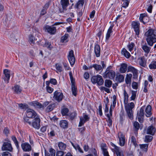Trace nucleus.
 Returning a JSON list of instances; mask_svg holds the SVG:
<instances>
[{"label":"nucleus","instance_id":"obj_1","mask_svg":"<svg viewBox=\"0 0 156 156\" xmlns=\"http://www.w3.org/2000/svg\"><path fill=\"white\" fill-rule=\"evenodd\" d=\"M147 36L146 41L148 44L152 46L156 42V30L150 29L145 33Z\"/></svg>","mask_w":156,"mask_h":156},{"label":"nucleus","instance_id":"obj_2","mask_svg":"<svg viewBox=\"0 0 156 156\" xmlns=\"http://www.w3.org/2000/svg\"><path fill=\"white\" fill-rule=\"evenodd\" d=\"M135 105L133 102L129 103L125 105V108L128 118L131 120L133 119L132 109L134 107Z\"/></svg>","mask_w":156,"mask_h":156},{"label":"nucleus","instance_id":"obj_3","mask_svg":"<svg viewBox=\"0 0 156 156\" xmlns=\"http://www.w3.org/2000/svg\"><path fill=\"white\" fill-rule=\"evenodd\" d=\"M111 68V66H110L106 68L105 71L103 75L104 78L111 80L114 79L115 76V73L113 70L110 69Z\"/></svg>","mask_w":156,"mask_h":156},{"label":"nucleus","instance_id":"obj_4","mask_svg":"<svg viewBox=\"0 0 156 156\" xmlns=\"http://www.w3.org/2000/svg\"><path fill=\"white\" fill-rule=\"evenodd\" d=\"M91 80L94 84L97 83L99 86L102 85L104 83L102 76L99 75L93 76L91 78Z\"/></svg>","mask_w":156,"mask_h":156},{"label":"nucleus","instance_id":"obj_5","mask_svg":"<svg viewBox=\"0 0 156 156\" xmlns=\"http://www.w3.org/2000/svg\"><path fill=\"white\" fill-rule=\"evenodd\" d=\"M40 122L41 120L39 116H37L33 119L30 126L36 129H39L40 127Z\"/></svg>","mask_w":156,"mask_h":156},{"label":"nucleus","instance_id":"obj_6","mask_svg":"<svg viewBox=\"0 0 156 156\" xmlns=\"http://www.w3.org/2000/svg\"><path fill=\"white\" fill-rule=\"evenodd\" d=\"M110 144L113 147L112 149V151L114 153H116L117 156H124L123 152L119 147L117 146L112 142Z\"/></svg>","mask_w":156,"mask_h":156},{"label":"nucleus","instance_id":"obj_7","mask_svg":"<svg viewBox=\"0 0 156 156\" xmlns=\"http://www.w3.org/2000/svg\"><path fill=\"white\" fill-rule=\"evenodd\" d=\"M10 70L7 69H5L3 70L2 79L7 83H9L10 78Z\"/></svg>","mask_w":156,"mask_h":156},{"label":"nucleus","instance_id":"obj_8","mask_svg":"<svg viewBox=\"0 0 156 156\" xmlns=\"http://www.w3.org/2000/svg\"><path fill=\"white\" fill-rule=\"evenodd\" d=\"M63 97V93L58 90H56L54 93L53 98L58 102L62 101Z\"/></svg>","mask_w":156,"mask_h":156},{"label":"nucleus","instance_id":"obj_9","mask_svg":"<svg viewBox=\"0 0 156 156\" xmlns=\"http://www.w3.org/2000/svg\"><path fill=\"white\" fill-rule=\"evenodd\" d=\"M44 29L45 31L51 34H55L56 31V29L53 25L51 26L46 25L44 27Z\"/></svg>","mask_w":156,"mask_h":156},{"label":"nucleus","instance_id":"obj_10","mask_svg":"<svg viewBox=\"0 0 156 156\" xmlns=\"http://www.w3.org/2000/svg\"><path fill=\"white\" fill-rule=\"evenodd\" d=\"M101 66L100 65L96 64H93V67L94 70L97 72H99L101 70H102L103 69L106 67V64L104 61H101Z\"/></svg>","mask_w":156,"mask_h":156},{"label":"nucleus","instance_id":"obj_11","mask_svg":"<svg viewBox=\"0 0 156 156\" xmlns=\"http://www.w3.org/2000/svg\"><path fill=\"white\" fill-rule=\"evenodd\" d=\"M132 27L134 29L137 37H139L140 34V23L138 22H133L132 23Z\"/></svg>","mask_w":156,"mask_h":156},{"label":"nucleus","instance_id":"obj_12","mask_svg":"<svg viewBox=\"0 0 156 156\" xmlns=\"http://www.w3.org/2000/svg\"><path fill=\"white\" fill-rule=\"evenodd\" d=\"M145 106H142L140 109V111L137 113L138 119L140 122H142L144 116V110Z\"/></svg>","mask_w":156,"mask_h":156},{"label":"nucleus","instance_id":"obj_13","mask_svg":"<svg viewBox=\"0 0 156 156\" xmlns=\"http://www.w3.org/2000/svg\"><path fill=\"white\" fill-rule=\"evenodd\" d=\"M26 116L31 118H34L38 116L35 112L33 110L29 109L26 111Z\"/></svg>","mask_w":156,"mask_h":156},{"label":"nucleus","instance_id":"obj_14","mask_svg":"<svg viewBox=\"0 0 156 156\" xmlns=\"http://www.w3.org/2000/svg\"><path fill=\"white\" fill-rule=\"evenodd\" d=\"M68 58L70 65H73L75 62V59L74 55V52L73 50L69 51Z\"/></svg>","mask_w":156,"mask_h":156},{"label":"nucleus","instance_id":"obj_15","mask_svg":"<svg viewBox=\"0 0 156 156\" xmlns=\"http://www.w3.org/2000/svg\"><path fill=\"white\" fill-rule=\"evenodd\" d=\"M2 151H12V148L10 143L7 142H4L2 147Z\"/></svg>","mask_w":156,"mask_h":156},{"label":"nucleus","instance_id":"obj_16","mask_svg":"<svg viewBox=\"0 0 156 156\" xmlns=\"http://www.w3.org/2000/svg\"><path fill=\"white\" fill-rule=\"evenodd\" d=\"M139 20L140 22L143 23L144 24H145L148 22L149 18L147 14L143 13L140 14Z\"/></svg>","mask_w":156,"mask_h":156},{"label":"nucleus","instance_id":"obj_17","mask_svg":"<svg viewBox=\"0 0 156 156\" xmlns=\"http://www.w3.org/2000/svg\"><path fill=\"white\" fill-rule=\"evenodd\" d=\"M21 146L22 149L24 151H29L31 150V146L27 143H22Z\"/></svg>","mask_w":156,"mask_h":156},{"label":"nucleus","instance_id":"obj_18","mask_svg":"<svg viewBox=\"0 0 156 156\" xmlns=\"http://www.w3.org/2000/svg\"><path fill=\"white\" fill-rule=\"evenodd\" d=\"M55 151L52 148H49L48 151L45 150V156H55Z\"/></svg>","mask_w":156,"mask_h":156},{"label":"nucleus","instance_id":"obj_19","mask_svg":"<svg viewBox=\"0 0 156 156\" xmlns=\"http://www.w3.org/2000/svg\"><path fill=\"white\" fill-rule=\"evenodd\" d=\"M100 51L101 49L100 46L98 44H95L94 47V52L96 57H98L100 56Z\"/></svg>","mask_w":156,"mask_h":156},{"label":"nucleus","instance_id":"obj_20","mask_svg":"<svg viewBox=\"0 0 156 156\" xmlns=\"http://www.w3.org/2000/svg\"><path fill=\"white\" fill-rule=\"evenodd\" d=\"M139 64L143 67H146L147 66V60L144 57L142 56L139 58Z\"/></svg>","mask_w":156,"mask_h":156},{"label":"nucleus","instance_id":"obj_21","mask_svg":"<svg viewBox=\"0 0 156 156\" xmlns=\"http://www.w3.org/2000/svg\"><path fill=\"white\" fill-rule=\"evenodd\" d=\"M60 4L63 9L66 10L67 7L69 5V0H61Z\"/></svg>","mask_w":156,"mask_h":156},{"label":"nucleus","instance_id":"obj_22","mask_svg":"<svg viewBox=\"0 0 156 156\" xmlns=\"http://www.w3.org/2000/svg\"><path fill=\"white\" fill-rule=\"evenodd\" d=\"M59 125L61 128L63 129H66L68 127V122L66 120H61L59 122Z\"/></svg>","mask_w":156,"mask_h":156},{"label":"nucleus","instance_id":"obj_23","mask_svg":"<svg viewBox=\"0 0 156 156\" xmlns=\"http://www.w3.org/2000/svg\"><path fill=\"white\" fill-rule=\"evenodd\" d=\"M124 76L123 75L117 73L116 75L115 80L119 83H121L124 80Z\"/></svg>","mask_w":156,"mask_h":156},{"label":"nucleus","instance_id":"obj_24","mask_svg":"<svg viewBox=\"0 0 156 156\" xmlns=\"http://www.w3.org/2000/svg\"><path fill=\"white\" fill-rule=\"evenodd\" d=\"M119 144L121 146H123L124 145L125 143V140L124 136L121 134L119 136Z\"/></svg>","mask_w":156,"mask_h":156},{"label":"nucleus","instance_id":"obj_25","mask_svg":"<svg viewBox=\"0 0 156 156\" xmlns=\"http://www.w3.org/2000/svg\"><path fill=\"white\" fill-rule=\"evenodd\" d=\"M155 132V129L153 126H149L147 131V133L151 135H154Z\"/></svg>","mask_w":156,"mask_h":156},{"label":"nucleus","instance_id":"obj_26","mask_svg":"<svg viewBox=\"0 0 156 156\" xmlns=\"http://www.w3.org/2000/svg\"><path fill=\"white\" fill-rule=\"evenodd\" d=\"M151 107L150 105H148L145 108V111L146 112V116L147 117H150L152 114L151 112Z\"/></svg>","mask_w":156,"mask_h":156},{"label":"nucleus","instance_id":"obj_27","mask_svg":"<svg viewBox=\"0 0 156 156\" xmlns=\"http://www.w3.org/2000/svg\"><path fill=\"white\" fill-rule=\"evenodd\" d=\"M30 105L36 108H42V105L37 101L31 102H30Z\"/></svg>","mask_w":156,"mask_h":156},{"label":"nucleus","instance_id":"obj_28","mask_svg":"<svg viewBox=\"0 0 156 156\" xmlns=\"http://www.w3.org/2000/svg\"><path fill=\"white\" fill-rule=\"evenodd\" d=\"M127 65L126 63H122L120 66L119 71L121 73H125L127 70Z\"/></svg>","mask_w":156,"mask_h":156},{"label":"nucleus","instance_id":"obj_29","mask_svg":"<svg viewBox=\"0 0 156 156\" xmlns=\"http://www.w3.org/2000/svg\"><path fill=\"white\" fill-rule=\"evenodd\" d=\"M113 27V26L111 25L108 28L106 35V41H108L109 40L110 37V34L113 32L112 29Z\"/></svg>","mask_w":156,"mask_h":156},{"label":"nucleus","instance_id":"obj_30","mask_svg":"<svg viewBox=\"0 0 156 156\" xmlns=\"http://www.w3.org/2000/svg\"><path fill=\"white\" fill-rule=\"evenodd\" d=\"M71 90L73 94L75 96H76L77 93V90L76 87L75 82L71 83Z\"/></svg>","mask_w":156,"mask_h":156},{"label":"nucleus","instance_id":"obj_31","mask_svg":"<svg viewBox=\"0 0 156 156\" xmlns=\"http://www.w3.org/2000/svg\"><path fill=\"white\" fill-rule=\"evenodd\" d=\"M132 75L131 74H127L125 78L126 83L127 84H130L131 82V79Z\"/></svg>","mask_w":156,"mask_h":156},{"label":"nucleus","instance_id":"obj_32","mask_svg":"<svg viewBox=\"0 0 156 156\" xmlns=\"http://www.w3.org/2000/svg\"><path fill=\"white\" fill-rule=\"evenodd\" d=\"M142 48L144 52L147 54L149 53L151 49V48L148 46L146 43L142 45Z\"/></svg>","mask_w":156,"mask_h":156},{"label":"nucleus","instance_id":"obj_33","mask_svg":"<svg viewBox=\"0 0 156 156\" xmlns=\"http://www.w3.org/2000/svg\"><path fill=\"white\" fill-rule=\"evenodd\" d=\"M122 54L124 55L127 58H129L131 56L129 53L125 48H123L121 51Z\"/></svg>","mask_w":156,"mask_h":156},{"label":"nucleus","instance_id":"obj_34","mask_svg":"<svg viewBox=\"0 0 156 156\" xmlns=\"http://www.w3.org/2000/svg\"><path fill=\"white\" fill-rule=\"evenodd\" d=\"M73 147L75 149L76 151L81 153H83V152L82 149L80 148L79 145L77 144H74L73 143H71Z\"/></svg>","mask_w":156,"mask_h":156},{"label":"nucleus","instance_id":"obj_35","mask_svg":"<svg viewBox=\"0 0 156 156\" xmlns=\"http://www.w3.org/2000/svg\"><path fill=\"white\" fill-rule=\"evenodd\" d=\"M123 95L124 96V103L125 105H126L128 103L129 96L125 90L124 91Z\"/></svg>","mask_w":156,"mask_h":156},{"label":"nucleus","instance_id":"obj_36","mask_svg":"<svg viewBox=\"0 0 156 156\" xmlns=\"http://www.w3.org/2000/svg\"><path fill=\"white\" fill-rule=\"evenodd\" d=\"M14 92L16 94H20L21 93L22 90L20 86L15 85L13 88Z\"/></svg>","mask_w":156,"mask_h":156},{"label":"nucleus","instance_id":"obj_37","mask_svg":"<svg viewBox=\"0 0 156 156\" xmlns=\"http://www.w3.org/2000/svg\"><path fill=\"white\" fill-rule=\"evenodd\" d=\"M58 146L59 149L62 151L65 150L66 147V144L62 142H59L58 143Z\"/></svg>","mask_w":156,"mask_h":156},{"label":"nucleus","instance_id":"obj_38","mask_svg":"<svg viewBox=\"0 0 156 156\" xmlns=\"http://www.w3.org/2000/svg\"><path fill=\"white\" fill-rule=\"evenodd\" d=\"M55 107L54 104H52L49 105L46 108L45 111L46 112H49L53 110Z\"/></svg>","mask_w":156,"mask_h":156},{"label":"nucleus","instance_id":"obj_39","mask_svg":"<svg viewBox=\"0 0 156 156\" xmlns=\"http://www.w3.org/2000/svg\"><path fill=\"white\" fill-rule=\"evenodd\" d=\"M129 71L133 73V74H138V71L134 67L132 66H129L128 68Z\"/></svg>","mask_w":156,"mask_h":156},{"label":"nucleus","instance_id":"obj_40","mask_svg":"<svg viewBox=\"0 0 156 156\" xmlns=\"http://www.w3.org/2000/svg\"><path fill=\"white\" fill-rule=\"evenodd\" d=\"M84 3V0H79L75 5V7L78 9L80 7H82Z\"/></svg>","mask_w":156,"mask_h":156},{"label":"nucleus","instance_id":"obj_41","mask_svg":"<svg viewBox=\"0 0 156 156\" xmlns=\"http://www.w3.org/2000/svg\"><path fill=\"white\" fill-rule=\"evenodd\" d=\"M139 146L140 147V148L143 151L145 152H147L148 147V144H139Z\"/></svg>","mask_w":156,"mask_h":156},{"label":"nucleus","instance_id":"obj_42","mask_svg":"<svg viewBox=\"0 0 156 156\" xmlns=\"http://www.w3.org/2000/svg\"><path fill=\"white\" fill-rule=\"evenodd\" d=\"M112 81L108 79H106L105 82V86L108 88L110 87L112 85Z\"/></svg>","mask_w":156,"mask_h":156},{"label":"nucleus","instance_id":"obj_43","mask_svg":"<svg viewBox=\"0 0 156 156\" xmlns=\"http://www.w3.org/2000/svg\"><path fill=\"white\" fill-rule=\"evenodd\" d=\"M43 46L44 47L47 48L49 50H51L53 48V47L51 46V43L47 41H45Z\"/></svg>","mask_w":156,"mask_h":156},{"label":"nucleus","instance_id":"obj_44","mask_svg":"<svg viewBox=\"0 0 156 156\" xmlns=\"http://www.w3.org/2000/svg\"><path fill=\"white\" fill-rule=\"evenodd\" d=\"M135 46L134 43L133 42L129 43V44L127 46L129 51L130 52L132 51L134 49Z\"/></svg>","mask_w":156,"mask_h":156},{"label":"nucleus","instance_id":"obj_45","mask_svg":"<svg viewBox=\"0 0 156 156\" xmlns=\"http://www.w3.org/2000/svg\"><path fill=\"white\" fill-rule=\"evenodd\" d=\"M153 138V137L151 136L146 135L145 136L144 141L146 143L150 142L152 140Z\"/></svg>","mask_w":156,"mask_h":156},{"label":"nucleus","instance_id":"obj_46","mask_svg":"<svg viewBox=\"0 0 156 156\" xmlns=\"http://www.w3.org/2000/svg\"><path fill=\"white\" fill-rule=\"evenodd\" d=\"M80 122L78 125L79 127H80L83 126L84 123L87 122L84 119V118H82V116H80Z\"/></svg>","mask_w":156,"mask_h":156},{"label":"nucleus","instance_id":"obj_47","mask_svg":"<svg viewBox=\"0 0 156 156\" xmlns=\"http://www.w3.org/2000/svg\"><path fill=\"white\" fill-rule=\"evenodd\" d=\"M68 36L69 35L68 34H65L64 36L61 37V42L62 43L67 42L68 40H67Z\"/></svg>","mask_w":156,"mask_h":156},{"label":"nucleus","instance_id":"obj_48","mask_svg":"<svg viewBox=\"0 0 156 156\" xmlns=\"http://www.w3.org/2000/svg\"><path fill=\"white\" fill-rule=\"evenodd\" d=\"M137 91L132 90L131 91L132 95L130 98V100L131 101H134L136 98Z\"/></svg>","mask_w":156,"mask_h":156},{"label":"nucleus","instance_id":"obj_49","mask_svg":"<svg viewBox=\"0 0 156 156\" xmlns=\"http://www.w3.org/2000/svg\"><path fill=\"white\" fill-rule=\"evenodd\" d=\"M149 67L150 69H156V61H153L149 64Z\"/></svg>","mask_w":156,"mask_h":156},{"label":"nucleus","instance_id":"obj_50","mask_svg":"<svg viewBox=\"0 0 156 156\" xmlns=\"http://www.w3.org/2000/svg\"><path fill=\"white\" fill-rule=\"evenodd\" d=\"M77 113L75 112L72 113L69 115V119L71 120H73L76 117Z\"/></svg>","mask_w":156,"mask_h":156},{"label":"nucleus","instance_id":"obj_51","mask_svg":"<svg viewBox=\"0 0 156 156\" xmlns=\"http://www.w3.org/2000/svg\"><path fill=\"white\" fill-rule=\"evenodd\" d=\"M35 39L34 37L32 35L29 37V42L30 44H34L35 42Z\"/></svg>","mask_w":156,"mask_h":156},{"label":"nucleus","instance_id":"obj_52","mask_svg":"<svg viewBox=\"0 0 156 156\" xmlns=\"http://www.w3.org/2000/svg\"><path fill=\"white\" fill-rule=\"evenodd\" d=\"M123 2L122 4V7L126 8L127 7L129 4V0H122Z\"/></svg>","mask_w":156,"mask_h":156},{"label":"nucleus","instance_id":"obj_53","mask_svg":"<svg viewBox=\"0 0 156 156\" xmlns=\"http://www.w3.org/2000/svg\"><path fill=\"white\" fill-rule=\"evenodd\" d=\"M55 68L59 72H61L63 70L62 67L58 64H55Z\"/></svg>","mask_w":156,"mask_h":156},{"label":"nucleus","instance_id":"obj_54","mask_svg":"<svg viewBox=\"0 0 156 156\" xmlns=\"http://www.w3.org/2000/svg\"><path fill=\"white\" fill-rule=\"evenodd\" d=\"M69 111L68 108H65L63 109L62 110V115H67Z\"/></svg>","mask_w":156,"mask_h":156},{"label":"nucleus","instance_id":"obj_55","mask_svg":"<svg viewBox=\"0 0 156 156\" xmlns=\"http://www.w3.org/2000/svg\"><path fill=\"white\" fill-rule=\"evenodd\" d=\"M100 147L102 151H105L106 150H107V147L106 144L105 143H101V144Z\"/></svg>","mask_w":156,"mask_h":156},{"label":"nucleus","instance_id":"obj_56","mask_svg":"<svg viewBox=\"0 0 156 156\" xmlns=\"http://www.w3.org/2000/svg\"><path fill=\"white\" fill-rule=\"evenodd\" d=\"M113 99L112 104L111 105H112V108H114L115 106L116 101V97L115 95H114L113 96Z\"/></svg>","mask_w":156,"mask_h":156},{"label":"nucleus","instance_id":"obj_57","mask_svg":"<svg viewBox=\"0 0 156 156\" xmlns=\"http://www.w3.org/2000/svg\"><path fill=\"white\" fill-rule=\"evenodd\" d=\"M30 118L28 117L27 116L24 118V119L25 122L28 123L30 125L31 124V121H30Z\"/></svg>","mask_w":156,"mask_h":156},{"label":"nucleus","instance_id":"obj_58","mask_svg":"<svg viewBox=\"0 0 156 156\" xmlns=\"http://www.w3.org/2000/svg\"><path fill=\"white\" fill-rule=\"evenodd\" d=\"M131 142L135 147L137 146L138 145L136 142V139L134 136H132L131 137Z\"/></svg>","mask_w":156,"mask_h":156},{"label":"nucleus","instance_id":"obj_59","mask_svg":"<svg viewBox=\"0 0 156 156\" xmlns=\"http://www.w3.org/2000/svg\"><path fill=\"white\" fill-rule=\"evenodd\" d=\"M56 156H63L64 153L62 151H56Z\"/></svg>","mask_w":156,"mask_h":156},{"label":"nucleus","instance_id":"obj_60","mask_svg":"<svg viewBox=\"0 0 156 156\" xmlns=\"http://www.w3.org/2000/svg\"><path fill=\"white\" fill-rule=\"evenodd\" d=\"M133 126L136 131L138 130L140 128V124L137 122H134Z\"/></svg>","mask_w":156,"mask_h":156},{"label":"nucleus","instance_id":"obj_61","mask_svg":"<svg viewBox=\"0 0 156 156\" xmlns=\"http://www.w3.org/2000/svg\"><path fill=\"white\" fill-rule=\"evenodd\" d=\"M86 128L85 127H82L81 128H78V130L79 132L81 134H83L84 131L85 130Z\"/></svg>","mask_w":156,"mask_h":156},{"label":"nucleus","instance_id":"obj_62","mask_svg":"<svg viewBox=\"0 0 156 156\" xmlns=\"http://www.w3.org/2000/svg\"><path fill=\"white\" fill-rule=\"evenodd\" d=\"M132 87L134 89H137L138 88V83H137L133 82L132 83Z\"/></svg>","mask_w":156,"mask_h":156},{"label":"nucleus","instance_id":"obj_63","mask_svg":"<svg viewBox=\"0 0 156 156\" xmlns=\"http://www.w3.org/2000/svg\"><path fill=\"white\" fill-rule=\"evenodd\" d=\"M19 106L22 109L27 108L28 106V105H27L23 104L22 103L19 104Z\"/></svg>","mask_w":156,"mask_h":156},{"label":"nucleus","instance_id":"obj_64","mask_svg":"<svg viewBox=\"0 0 156 156\" xmlns=\"http://www.w3.org/2000/svg\"><path fill=\"white\" fill-rule=\"evenodd\" d=\"M2 155V156H12L11 154L8 151L3 152Z\"/></svg>","mask_w":156,"mask_h":156}]
</instances>
